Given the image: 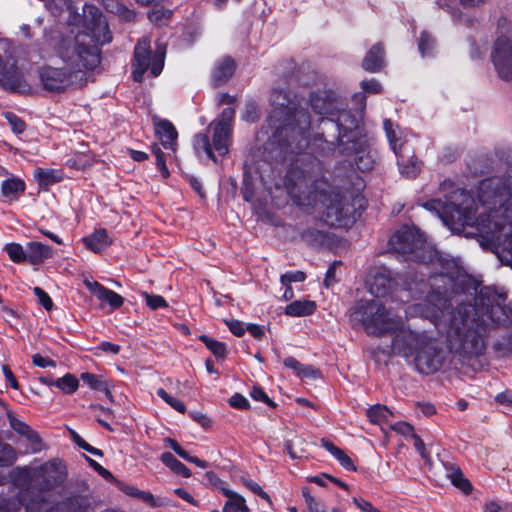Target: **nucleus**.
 <instances>
[{
  "label": "nucleus",
  "instance_id": "1",
  "mask_svg": "<svg viewBox=\"0 0 512 512\" xmlns=\"http://www.w3.org/2000/svg\"><path fill=\"white\" fill-rule=\"evenodd\" d=\"M389 248L404 260L430 264L437 272L422 283L421 302L408 306V317L428 319L446 331L450 354L465 360L479 356L486 349L485 336L490 323L507 318L504 307L495 304L489 288L471 293V279L456 259L438 252L415 226L403 225L389 239Z\"/></svg>",
  "mask_w": 512,
  "mask_h": 512
},
{
  "label": "nucleus",
  "instance_id": "2",
  "mask_svg": "<svg viewBox=\"0 0 512 512\" xmlns=\"http://www.w3.org/2000/svg\"><path fill=\"white\" fill-rule=\"evenodd\" d=\"M302 99L282 89L271 93L273 109L267 119L271 131L269 143L277 145L281 152L300 153L313 145L325 153L339 150L342 155H355L358 170L369 171L374 159L368 151V141L362 135L360 119L343 107V103L331 91H320L310 97L313 111L322 116L321 133L313 139L310 134V117L302 107Z\"/></svg>",
  "mask_w": 512,
  "mask_h": 512
},
{
  "label": "nucleus",
  "instance_id": "3",
  "mask_svg": "<svg viewBox=\"0 0 512 512\" xmlns=\"http://www.w3.org/2000/svg\"><path fill=\"white\" fill-rule=\"evenodd\" d=\"M440 198L431 199L423 207L434 212L451 231L461 233L466 226L475 227L479 235L493 244L499 260L512 267V177L482 180L478 199L484 208L476 217L475 199L450 180L440 184Z\"/></svg>",
  "mask_w": 512,
  "mask_h": 512
},
{
  "label": "nucleus",
  "instance_id": "4",
  "mask_svg": "<svg viewBox=\"0 0 512 512\" xmlns=\"http://www.w3.org/2000/svg\"><path fill=\"white\" fill-rule=\"evenodd\" d=\"M48 9L55 15L61 14L65 7L70 26H81L82 30L72 36L53 33L46 36L41 57L51 60L58 57L65 65L62 68L44 66L39 70V79L43 88L60 93L69 88L82 87L87 82V71L94 70L101 61L99 45L109 43L112 39L107 20L100 10L93 5L83 7V15L75 11L74 6L66 0H51Z\"/></svg>",
  "mask_w": 512,
  "mask_h": 512
},
{
  "label": "nucleus",
  "instance_id": "5",
  "mask_svg": "<svg viewBox=\"0 0 512 512\" xmlns=\"http://www.w3.org/2000/svg\"><path fill=\"white\" fill-rule=\"evenodd\" d=\"M353 323L363 326L369 335L394 333L392 351L413 362L418 372L432 374L439 371L448 352L425 331L406 328L401 317L387 310L379 301H359L350 314Z\"/></svg>",
  "mask_w": 512,
  "mask_h": 512
},
{
  "label": "nucleus",
  "instance_id": "6",
  "mask_svg": "<svg viewBox=\"0 0 512 512\" xmlns=\"http://www.w3.org/2000/svg\"><path fill=\"white\" fill-rule=\"evenodd\" d=\"M288 194L302 207L321 206L322 220L329 226H346L353 218V208L324 179L322 163L310 154H300L284 181Z\"/></svg>",
  "mask_w": 512,
  "mask_h": 512
},
{
  "label": "nucleus",
  "instance_id": "7",
  "mask_svg": "<svg viewBox=\"0 0 512 512\" xmlns=\"http://www.w3.org/2000/svg\"><path fill=\"white\" fill-rule=\"evenodd\" d=\"M234 115L235 110L233 108H225L221 115L209 125L213 131L212 143H210L206 134H198L194 137L193 146L198 155L203 153L216 163L217 159L214 151L221 157L228 154Z\"/></svg>",
  "mask_w": 512,
  "mask_h": 512
},
{
  "label": "nucleus",
  "instance_id": "8",
  "mask_svg": "<svg viewBox=\"0 0 512 512\" xmlns=\"http://www.w3.org/2000/svg\"><path fill=\"white\" fill-rule=\"evenodd\" d=\"M11 473L15 482L34 481L41 490L49 491L63 484L67 468L62 460L51 459L35 468L16 467Z\"/></svg>",
  "mask_w": 512,
  "mask_h": 512
},
{
  "label": "nucleus",
  "instance_id": "9",
  "mask_svg": "<svg viewBox=\"0 0 512 512\" xmlns=\"http://www.w3.org/2000/svg\"><path fill=\"white\" fill-rule=\"evenodd\" d=\"M166 55V47L157 45L155 52L150 51V39L142 37L134 49V70L133 78L136 82H141L143 74L150 70L153 77H157L163 70Z\"/></svg>",
  "mask_w": 512,
  "mask_h": 512
},
{
  "label": "nucleus",
  "instance_id": "10",
  "mask_svg": "<svg viewBox=\"0 0 512 512\" xmlns=\"http://www.w3.org/2000/svg\"><path fill=\"white\" fill-rule=\"evenodd\" d=\"M153 124L157 138L159 139L162 147L168 152H163L158 144H153L151 147L152 153L156 157V165L162 176L167 178L170 173L166 166V160L167 158L174 156L176 153L178 133L174 125L166 119H160L154 116Z\"/></svg>",
  "mask_w": 512,
  "mask_h": 512
},
{
  "label": "nucleus",
  "instance_id": "11",
  "mask_svg": "<svg viewBox=\"0 0 512 512\" xmlns=\"http://www.w3.org/2000/svg\"><path fill=\"white\" fill-rule=\"evenodd\" d=\"M384 129L390 147L397 157L400 173L407 178H414L420 172V163L414 157H409L411 149L406 140H402L401 131L393 127V123L386 119Z\"/></svg>",
  "mask_w": 512,
  "mask_h": 512
},
{
  "label": "nucleus",
  "instance_id": "12",
  "mask_svg": "<svg viewBox=\"0 0 512 512\" xmlns=\"http://www.w3.org/2000/svg\"><path fill=\"white\" fill-rule=\"evenodd\" d=\"M0 85L6 90L22 94L31 90L23 70L12 56L2 58L0 55Z\"/></svg>",
  "mask_w": 512,
  "mask_h": 512
},
{
  "label": "nucleus",
  "instance_id": "13",
  "mask_svg": "<svg viewBox=\"0 0 512 512\" xmlns=\"http://www.w3.org/2000/svg\"><path fill=\"white\" fill-rule=\"evenodd\" d=\"M491 60L500 78H512V33L497 37L491 52Z\"/></svg>",
  "mask_w": 512,
  "mask_h": 512
},
{
  "label": "nucleus",
  "instance_id": "14",
  "mask_svg": "<svg viewBox=\"0 0 512 512\" xmlns=\"http://www.w3.org/2000/svg\"><path fill=\"white\" fill-rule=\"evenodd\" d=\"M366 283L372 295L375 297H385L390 293L394 285L392 271L385 267H379L368 277Z\"/></svg>",
  "mask_w": 512,
  "mask_h": 512
},
{
  "label": "nucleus",
  "instance_id": "15",
  "mask_svg": "<svg viewBox=\"0 0 512 512\" xmlns=\"http://www.w3.org/2000/svg\"><path fill=\"white\" fill-rule=\"evenodd\" d=\"M83 283L89 292L94 295L102 305L107 303L112 310L118 309L123 305L124 298L121 295L104 287L99 282L85 278Z\"/></svg>",
  "mask_w": 512,
  "mask_h": 512
},
{
  "label": "nucleus",
  "instance_id": "16",
  "mask_svg": "<svg viewBox=\"0 0 512 512\" xmlns=\"http://www.w3.org/2000/svg\"><path fill=\"white\" fill-rule=\"evenodd\" d=\"M7 418L10 427L20 436H23L31 445L32 452L36 453L41 450V438L38 433L30 428L22 420L18 419L11 411L7 412Z\"/></svg>",
  "mask_w": 512,
  "mask_h": 512
},
{
  "label": "nucleus",
  "instance_id": "17",
  "mask_svg": "<svg viewBox=\"0 0 512 512\" xmlns=\"http://www.w3.org/2000/svg\"><path fill=\"white\" fill-rule=\"evenodd\" d=\"M235 69V61L229 56L216 61L211 73L213 86L217 87L226 83L233 76Z\"/></svg>",
  "mask_w": 512,
  "mask_h": 512
},
{
  "label": "nucleus",
  "instance_id": "18",
  "mask_svg": "<svg viewBox=\"0 0 512 512\" xmlns=\"http://www.w3.org/2000/svg\"><path fill=\"white\" fill-rule=\"evenodd\" d=\"M54 250L49 245L38 241L27 243V262L31 265H40L52 258Z\"/></svg>",
  "mask_w": 512,
  "mask_h": 512
},
{
  "label": "nucleus",
  "instance_id": "19",
  "mask_svg": "<svg viewBox=\"0 0 512 512\" xmlns=\"http://www.w3.org/2000/svg\"><path fill=\"white\" fill-rule=\"evenodd\" d=\"M25 189V182L18 177L8 178L1 184V194L9 201H17Z\"/></svg>",
  "mask_w": 512,
  "mask_h": 512
},
{
  "label": "nucleus",
  "instance_id": "20",
  "mask_svg": "<svg viewBox=\"0 0 512 512\" xmlns=\"http://www.w3.org/2000/svg\"><path fill=\"white\" fill-rule=\"evenodd\" d=\"M384 65V50L380 44L370 48L363 60V68L369 72H377Z\"/></svg>",
  "mask_w": 512,
  "mask_h": 512
},
{
  "label": "nucleus",
  "instance_id": "21",
  "mask_svg": "<svg viewBox=\"0 0 512 512\" xmlns=\"http://www.w3.org/2000/svg\"><path fill=\"white\" fill-rule=\"evenodd\" d=\"M83 241L86 247L94 253L105 250L111 244V239L105 229L95 230L91 235L85 237Z\"/></svg>",
  "mask_w": 512,
  "mask_h": 512
},
{
  "label": "nucleus",
  "instance_id": "22",
  "mask_svg": "<svg viewBox=\"0 0 512 512\" xmlns=\"http://www.w3.org/2000/svg\"><path fill=\"white\" fill-rule=\"evenodd\" d=\"M60 512H92L89 499L82 495L67 498L59 506Z\"/></svg>",
  "mask_w": 512,
  "mask_h": 512
},
{
  "label": "nucleus",
  "instance_id": "23",
  "mask_svg": "<svg viewBox=\"0 0 512 512\" xmlns=\"http://www.w3.org/2000/svg\"><path fill=\"white\" fill-rule=\"evenodd\" d=\"M221 491L228 497V501L223 507V512H249L246 501L241 495L228 488H222Z\"/></svg>",
  "mask_w": 512,
  "mask_h": 512
},
{
  "label": "nucleus",
  "instance_id": "24",
  "mask_svg": "<svg viewBox=\"0 0 512 512\" xmlns=\"http://www.w3.org/2000/svg\"><path fill=\"white\" fill-rule=\"evenodd\" d=\"M316 310V303L310 300H297L285 308V314L292 317L312 315Z\"/></svg>",
  "mask_w": 512,
  "mask_h": 512
},
{
  "label": "nucleus",
  "instance_id": "25",
  "mask_svg": "<svg viewBox=\"0 0 512 512\" xmlns=\"http://www.w3.org/2000/svg\"><path fill=\"white\" fill-rule=\"evenodd\" d=\"M161 461L174 473L181 475L184 478L191 476L190 470L178 459H176L170 452L162 453Z\"/></svg>",
  "mask_w": 512,
  "mask_h": 512
},
{
  "label": "nucleus",
  "instance_id": "26",
  "mask_svg": "<svg viewBox=\"0 0 512 512\" xmlns=\"http://www.w3.org/2000/svg\"><path fill=\"white\" fill-rule=\"evenodd\" d=\"M4 251L9 259L14 263H22L27 261V246L24 248L21 244L11 242L4 246Z\"/></svg>",
  "mask_w": 512,
  "mask_h": 512
},
{
  "label": "nucleus",
  "instance_id": "27",
  "mask_svg": "<svg viewBox=\"0 0 512 512\" xmlns=\"http://www.w3.org/2000/svg\"><path fill=\"white\" fill-rule=\"evenodd\" d=\"M54 386L65 394L74 393L79 387V380L70 373L65 374L54 381Z\"/></svg>",
  "mask_w": 512,
  "mask_h": 512
},
{
  "label": "nucleus",
  "instance_id": "28",
  "mask_svg": "<svg viewBox=\"0 0 512 512\" xmlns=\"http://www.w3.org/2000/svg\"><path fill=\"white\" fill-rule=\"evenodd\" d=\"M19 504L23 502L26 512H49L51 505L48 499L44 497L31 498L28 501L25 499L18 500Z\"/></svg>",
  "mask_w": 512,
  "mask_h": 512
},
{
  "label": "nucleus",
  "instance_id": "29",
  "mask_svg": "<svg viewBox=\"0 0 512 512\" xmlns=\"http://www.w3.org/2000/svg\"><path fill=\"white\" fill-rule=\"evenodd\" d=\"M390 410L383 405L377 404L367 409L366 415L371 423L380 424L390 416Z\"/></svg>",
  "mask_w": 512,
  "mask_h": 512
},
{
  "label": "nucleus",
  "instance_id": "30",
  "mask_svg": "<svg viewBox=\"0 0 512 512\" xmlns=\"http://www.w3.org/2000/svg\"><path fill=\"white\" fill-rule=\"evenodd\" d=\"M199 339L217 358H224L226 356V345L223 342L210 338L207 335H201Z\"/></svg>",
  "mask_w": 512,
  "mask_h": 512
},
{
  "label": "nucleus",
  "instance_id": "31",
  "mask_svg": "<svg viewBox=\"0 0 512 512\" xmlns=\"http://www.w3.org/2000/svg\"><path fill=\"white\" fill-rule=\"evenodd\" d=\"M302 496L309 512H326L325 505L312 496L307 487L302 488Z\"/></svg>",
  "mask_w": 512,
  "mask_h": 512
},
{
  "label": "nucleus",
  "instance_id": "32",
  "mask_svg": "<svg viewBox=\"0 0 512 512\" xmlns=\"http://www.w3.org/2000/svg\"><path fill=\"white\" fill-rule=\"evenodd\" d=\"M435 47L434 39L426 32H422L418 40V48L422 57L431 56Z\"/></svg>",
  "mask_w": 512,
  "mask_h": 512
},
{
  "label": "nucleus",
  "instance_id": "33",
  "mask_svg": "<svg viewBox=\"0 0 512 512\" xmlns=\"http://www.w3.org/2000/svg\"><path fill=\"white\" fill-rule=\"evenodd\" d=\"M17 459L15 449L6 443H0V466L12 465Z\"/></svg>",
  "mask_w": 512,
  "mask_h": 512
},
{
  "label": "nucleus",
  "instance_id": "34",
  "mask_svg": "<svg viewBox=\"0 0 512 512\" xmlns=\"http://www.w3.org/2000/svg\"><path fill=\"white\" fill-rule=\"evenodd\" d=\"M449 477L454 486L461 489L464 493L468 494L472 487L470 482L464 477L459 469H452Z\"/></svg>",
  "mask_w": 512,
  "mask_h": 512
},
{
  "label": "nucleus",
  "instance_id": "35",
  "mask_svg": "<svg viewBox=\"0 0 512 512\" xmlns=\"http://www.w3.org/2000/svg\"><path fill=\"white\" fill-rule=\"evenodd\" d=\"M156 394L176 411L180 413H185L186 407L184 403L179 399L169 395L163 388L157 389Z\"/></svg>",
  "mask_w": 512,
  "mask_h": 512
},
{
  "label": "nucleus",
  "instance_id": "36",
  "mask_svg": "<svg viewBox=\"0 0 512 512\" xmlns=\"http://www.w3.org/2000/svg\"><path fill=\"white\" fill-rule=\"evenodd\" d=\"M283 363L287 368L294 370L297 375L309 376L313 372L312 367L303 366L297 359L291 356L286 357Z\"/></svg>",
  "mask_w": 512,
  "mask_h": 512
},
{
  "label": "nucleus",
  "instance_id": "37",
  "mask_svg": "<svg viewBox=\"0 0 512 512\" xmlns=\"http://www.w3.org/2000/svg\"><path fill=\"white\" fill-rule=\"evenodd\" d=\"M81 379L93 390L102 391L107 389L105 383L98 375L86 372L81 374Z\"/></svg>",
  "mask_w": 512,
  "mask_h": 512
},
{
  "label": "nucleus",
  "instance_id": "38",
  "mask_svg": "<svg viewBox=\"0 0 512 512\" xmlns=\"http://www.w3.org/2000/svg\"><path fill=\"white\" fill-rule=\"evenodd\" d=\"M141 295L144 297L146 305L152 310L166 308L168 306L166 300L160 295L149 294L147 292H142Z\"/></svg>",
  "mask_w": 512,
  "mask_h": 512
},
{
  "label": "nucleus",
  "instance_id": "39",
  "mask_svg": "<svg viewBox=\"0 0 512 512\" xmlns=\"http://www.w3.org/2000/svg\"><path fill=\"white\" fill-rule=\"evenodd\" d=\"M5 118L7 119L12 131L16 134L24 132L26 129L25 122L13 113H6Z\"/></svg>",
  "mask_w": 512,
  "mask_h": 512
},
{
  "label": "nucleus",
  "instance_id": "40",
  "mask_svg": "<svg viewBox=\"0 0 512 512\" xmlns=\"http://www.w3.org/2000/svg\"><path fill=\"white\" fill-rule=\"evenodd\" d=\"M141 501L147 504L149 507L156 508L161 507L165 504L164 499L154 496L152 493L148 491H141L140 496L138 497Z\"/></svg>",
  "mask_w": 512,
  "mask_h": 512
},
{
  "label": "nucleus",
  "instance_id": "41",
  "mask_svg": "<svg viewBox=\"0 0 512 512\" xmlns=\"http://www.w3.org/2000/svg\"><path fill=\"white\" fill-rule=\"evenodd\" d=\"M306 278L305 273L302 271H290L281 275L280 281L283 285H289L293 282H302Z\"/></svg>",
  "mask_w": 512,
  "mask_h": 512
},
{
  "label": "nucleus",
  "instance_id": "42",
  "mask_svg": "<svg viewBox=\"0 0 512 512\" xmlns=\"http://www.w3.org/2000/svg\"><path fill=\"white\" fill-rule=\"evenodd\" d=\"M35 177L38 179V181L41 184H44V185H50V184L58 181V179L54 177L53 171L46 170L43 168H37L35 170Z\"/></svg>",
  "mask_w": 512,
  "mask_h": 512
},
{
  "label": "nucleus",
  "instance_id": "43",
  "mask_svg": "<svg viewBox=\"0 0 512 512\" xmlns=\"http://www.w3.org/2000/svg\"><path fill=\"white\" fill-rule=\"evenodd\" d=\"M34 295L37 297L39 303L46 309L50 310L53 306L50 296L40 287L33 288Z\"/></svg>",
  "mask_w": 512,
  "mask_h": 512
},
{
  "label": "nucleus",
  "instance_id": "44",
  "mask_svg": "<svg viewBox=\"0 0 512 512\" xmlns=\"http://www.w3.org/2000/svg\"><path fill=\"white\" fill-rule=\"evenodd\" d=\"M340 264V262L335 261L329 266L324 278V285L326 287H330L336 282V270Z\"/></svg>",
  "mask_w": 512,
  "mask_h": 512
},
{
  "label": "nucleus",
  "instance_id": "45",
  "mask_svg": "<svg viewBox=\"0 0 512 512\" xmlns=\"http://www.w3.org/2000/svg\"><path fill=\"white\" fill-rule=\"evenodd\" d=\"M32 362L35 366L40 368L56 367V362L54 360L44 357L41 354L33 355Z\"/></svg>",
  "mask_w": 512,
  "mask_h": 512
},
{
  "label": "nucleus",
  "instance_id": "46",
  "mask_svg": "<svg viewBox=\"0 0 512 512\" xmlns=\"http://www.w3.org/2000/svg\"><path fill=\"white\" fill-rule=\"evenodd\" d=\"M229 404L236 409H246L249 407L248 400L241 394L235 393L229 399Z\"/></svg>",
  "mask_w": 512,
  "mask_h": 512
},
{
  "label": "nucleus",
  "instance_id": "47",
  "mask_svg": "<svg viewBox=\"0 0 512 512\" xmlns=\"http://www.w3.org/2000/svg\"><path fill=\"white\" fill-rule=\"evenodd\" d=\"M250 396L256 401L264 402L269 406H274V403L269 399L267 394L259 387H254L250 392Z\"/></svg>",
  "mask_w": 512,
  "mask_h": 512
},
{
  "label": "nucleus",
  "instance_id": "48",
  "mask_svg": "<svg viewBox=\"0 0 512 512\" xmlns=\"http://www.w3.org/2000/svg\"><path fill=\"white\" fill-rule=\"evenodd\" d=\"M361 87L367 93L376 94L381 92V85L375 79L362 81Z\"/></svg>",
  "mask_w": 512,
  "mask_h": 512
},
{
  "label": "nucleus",
  "instance_id": "49",
  "mask_svg": "<svg viewBox=\"0 0 512 512\" xmlns=\"http://www.w3.org/2000/svg\"><path fill=\"white\" fill-rule=\"evenodd\" d=\"M334 457L346 470H355V466L351 458L343 450L340 449L339 453H337Z\"/></svg>",
  "mask_w": 512,
  "mask_h": 512
},
{
  "label": "nucleus",
  "instance_id": "50",
  "mask_svg": "<svg viewBox=\"0 0 512 512\" xmlns=\"http://www.w3.org/2000/svg\"><path fill=\"white\" fill-rule=\"evenodd\" d=\"M245 485L249 490H251L253 493L259 495L261 498L267 500L268 502L271 501L269 495L261 488V486L259 484H257L253 480L245 481Z\"/></svg>",
  "mask_w": 512,
  "mask_h": 512
},
{
  "label": "nucleus",
  "instance_id": "51",
  "mask_svg": "<svg viewBox=\"0 0 512 512\" xmlns=\"http://www.w3.org/2000/svg\"><path fill=\"white\" fill-rule=\"evenodd\" d=\"M19 507V501L14 499L0 500V512H16Z\"/></svg>",
  "mask_w": 512,
  "mask_h": 512
},
{
  "label": "nucleus",
  "instance_id": "52",
  "mask_svg": "<svg viewBox=\"0 0 512 512\" xmlns=\"http://www.w3.org/2000/svg\"><path fill=\"white\" fill-rule=\"evenodd\" d=\"M353 503L362 512H380L379 509L375 508L369 501L363 498H353Z\"/></svg>",
  "mask_w": 512,
  "mask_h": 512
},
{
  "label": "nucleus",
  "instance_id": "53",
  "mask_svg": "<svg viewBox=\"0 0 512 512\" xmlns=\"http://www.w3.org/2000/svg\"><path fill=\"white\" fill-rule=\"evenodd\" d=\"M392 429L402 435H412L414 436L413 434V426L410 425L409 423L407 422H404V421H400V422H397L395 423L394 425H392Z\"/></svg>",
  "mask_w": 512,
  "mask_h": 512
},
{
  "label": "nucleus",
  "instance_id": "54",
  "mask_svg": "<svg viewBox=\"0 0 512 512\" xmlns=\"http://www.w3.org/2000/svg\"><path fill=\"white\" fill-rule=\"evenodd\" d=\"M165 443L181 458H187V452L172 438H166Z\"/></svg>",
  "mask_w": 512,
  "mask_h": 512
},
{
  "label": "nucleus",
  "instance_id": "55",
  "mask_svg": "<svg viewBox=\"0 0 512 512\" xmlns=\"http://www.w3.org/2000/svg\"><path fill=\"white\" fill-rule=\"evenodd\" d=\"M165 443L181 458H187V452L172 438H166Z\"/></svg>",
  "mask_w": 512,
  "mask_h": 512
},
{
  "label": "nucleus",
  "instance_id": "56",
  "mask_svg": "<svg viewBox=\"0 0 512 512\" xmlns=\"http://www.w3.org/2000/svg\"><path fill=\"white\" fill-rule=\"evenodd\" d=\"M227 326L228 328L230 329V331L235 335V336H242L245 332V329L243 327V324L242 322L238 321V320H230V321H227Z\"/></svg>",
  "mask_w": 512,
  "mask_h": 512
},
{
  "label": "nucleus",
  "instance_id": "57",
  "mask_svg": "<svg viewBox=\"0 0 512 512\" xmlns=\"http://www.w3.org/2000/svg\"><path fill=\"white\" fill-rule=\"evenodd\" d=\"M2 372L4 374V377H5L6 381H7V383L13 389H18L19 388L18 382H17L14 374L12 373L11 369L7 365H3L2 366Z\"/></svg>",
  "mask_w": 512,
  "mask_h": 512
},
{
  "label": "nucleus",
  "instance_id": "58",
  "mask_svg": "<svg viewBox=\"0 0 512 512\" xmlns=\"http://www.w3.org/2000/svg\"><path fill=\"white\" fill-rule=\"evenodd\" d=\"M495 400L498 404L504 405L507 407L512 406V393L511 392H502L496 395Z\"/></svg>",
  "mask_w": 512,
  "mask_h": 512
},
{
  "label": "nucleus",
  "instance_id": "59",
  "mask_svg": "<svg viewBox=\"0 0 512 512\" xmlns=\"http://www.w3.org/2000/svg\"><path fill=\"white\" fill-rule=\"evenodd\" d=\"M189 416L202 426H207L210 423L208 417L199 411H190Z\"/></svg>",
  "mask_w": 512,
  "mask_h": 512
},
{
  "label": "nucleus",
  "instance_id": "60",
  "mask_svg": "<svg viewBox=\"0 0 512 512\" xmlns=\"http://www.w3.org/2000/svg\"><path fill=\"white\" fill-rule=\"evenodd\" d=\"M99 348L104 352H109L112 354H118L120 351L119 345L107 341L102 342Z\"/></svg>",
  "mask_w": 512,
  "mask_h": 512
},
{
  "label": "nucleus",
  "instance_id": "61",
  "mask_svg": "<svg viewBox=\"0 0 512 512\" xmlns=\"http://www.w3.org/2000/svg\"><path fill=\"white\" fill-rule=\"evenodd\" d=\"M121 491L128 496L138 498L142 490L138 489L135 486L124 484L121 486Z\"/></svg>",
  "mask_w": 512,
  "mask_h": 512
},
{
  "label": "nucleus",
  "instance_id": "62",
  "mask_svg": "<svg viewBox=\"0 0 512 512\" xmlns=\"http://www.w3.org/2000/svg\"><path fill=\"white\" fill-rule=\"evenodd\" d=\"M321 445L323 448H325L332 456H335L337 453H339L340 448L335 446L331 441L327 439L321 440Z\"/></svg>",
  "mask_w": 512,
  "mask_h": 512
},
{
  "label": "nucleus",
  "instance_id": "63",
  "mask_svg": "<svg viewBox=\"0 0 512 512\" xmlns=\"http://www.w3.org/2000/svg\"><path fill=\"white\" fill-rule=\"evenodd\" d=\"M247 330L249 331V333L254 336L255 338L257 339H260L263 337L264 335V331L262 329L261 326L259 325H256V324H251L248 326Z\"/></svg>",
  "mask_w": 512,
  "mask_h": 512
},
{
  "label": "nucleus",
  "instance_id": "64",
  "mask_svg": "<svg viewBox=\"0 0 512 512\" xmlns=\"http://www.w3.org/2000/svg\"><path fill=\"white\" fill-rule=\"evenodd\" d=\"M502 506L495 501H490L484 505L483 512H501Z\"/></svg>",
  "mask_w": 512,
  "mask_h": 512
}]
</instances>
